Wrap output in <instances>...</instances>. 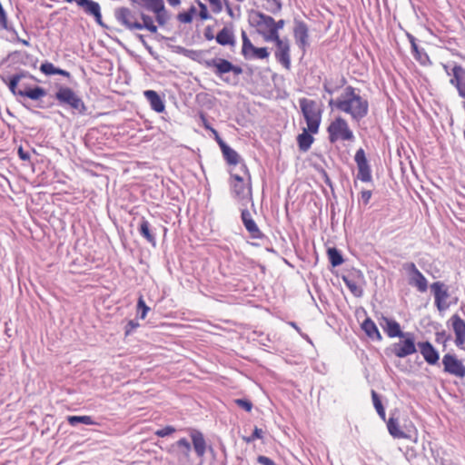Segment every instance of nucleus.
<instances>
[{
    "label": "nucleus",
    "instance_id": "nucleus-1",
    "mask_svg": "<svg viewBox=\"0 0 465 465\" xmlns=\"http://www.w3.org/2000/svg\"><path fill=\"white\" fill-rule=\"evenodd\" d=\"M330 107L349 114L353 122L360 123L369 113V102L361 95V90L351 85L346 86L336 99L331 98Z\"/></svg>",
    "mask_w": 465,
    "mask_h": 465
},
{
    "label": "nucleus",
    "instance_id": "nucleus-2",
    "mask_svg": "<svg viewBox=\"0 0 465 465\" xmlns=\"http://www.w3.org/2000/svg\"><path fill=\"white\" fill-rule=\"evenodd\" d=\"M187 432L191 442L186 438H181L173 443L167 450L169 453H174L179 462H187L191 460L192 449L200 460H203L207 451L213 453L212 445L207 444L203 433L195 428H188Z\"/></svg>",
    "mask_w": 465,
    "mask_h": 465
},
{
    "label": "nucleus",
    "instance_id": "nucleus-3",
    "mask_svg": "<svg viewBox=\"0 0 465 465\" xmlns=\"http://www.w3.org/2000/svg\"><path fill=\"white\" fill-rule=\"evenodd\" d=\"M204 65L212 68L213 74L227 84L235 85L239 83V75L243 72L239 65L233 64L224 58H213L206 60Z\"/></svg>",
    "mask_w": 465,
    "mask_h": 465
},
{
    "label": "nucleus",
    "instance_id": "nucleus-4",
    "mask_svg": "<svg viewBox=\"0 0 465 465\" xmlns=\"http://www.w3.org/2000/svg\"><path fill=\"white\" fill-rule=\"evenodd\" d=\"M54 97L60 107L70 111L74 114H86L87 107L84 102L72 88L60 86Z\"/></svg>",
    "mask_w": 465,
    "mask_h": 465
},
{
    "label": "nucleus",
    "instance_id": "nucleus-5",
    "mask_svg": "<svg viewBox=\"0 0 465 465\" xmlns=\"http://www.w3.org/2000/svg\"><path fill=\"white\" fill-rule=\"evenodd\" d=\"M299 105L308 130L312 134H317L323 113L322 104L315 100L302 97L299 99Z\"/></svg>",
    "mask_w": 465,
    "mask_h": 465
},
{
    "label": "nucleus",
    "instance_id": "nucleus-6",
    "mask_svg": "<svg viewBox=\"0 0 465 465\" xmlns=\"http://www.w3.org/2000/svg\"><path fill=\"white\" fill-rule=\"evenodd\" d=\"M29 74L25 71H22L18 74L12 75L9 78L8 83L5 78H2L5 83L7 84L10 92L17 97L29 98L33 101H39L41 98L47 94L45 88L35 85L34 87L25 86L24 89L18 88V84L22 78L26 77Z\"/></svg>",
    "mask_w": 465,
    "mask_h": 465
},
{
    "label": "nucleus",
    "instance_id": "nucleus-7",
    "mask_svg": "<svg viewBox=\"0 0 465 465\" xmlns=\"http://www.w3.org/2000/svg\"><path fill=\"white\" fill-rule=\"evenodd\" d=\"M328 139L331 143L339 141L352 142L355 139L352 130L347 121L341 116L336 117L327 127Z\"/></svg>",
    "mask_w": 465,
    "mask_h": 465
},
{
    "label": "nucleus",
    "instance_id": "nucleus-8",
    "mask_svg": "<svg viewBox=\"0 0 465 465\" xmlns=\"http://www.w3.org/2000/svg\"><path fill=\"white\" fill-rule=\"evenodd\" d=\"M385 351L387 355L391 353L398 358H405L415 353L417 351V348L414 333L406 331L404 336L400 337L399 341L391 344V346L387 348Z\"/></svg>",
    "mask_w": 465,
    "mask_h": 465
},
{
    "label": "nucleus",
    "instance_id": "nucleus-9",
    "mask_svg": "<svg viewBox=\"0 0 465 465\" xmlns=\"http://www.w3.org/2000/svg\"><path fill=\"white\" fill-rule=\"evenodd\" d=\"M430 291L434 296V304L438 311L444 312L450 306V303L447 302L450 298L449 287L440 281L434 282L430 286Z\"/></svg>",
    "mask_w": 465,
    "mask_h": 465
},
{
    "label": "nucleus",
    "instance_id": "nucleus-10",
    "mask_svg": "<svg viewBox=\"0 0 465 465\" xmlns=\"http://www.w3.org/2000/svg\"><path fill=\"white\" fill-rule=\"evenodd\" d=\"M402 268L409 275L410 285L415 287L420 292H427L428 281L414 262H405Z\"/></svg>",
    "mask_w": 465,
    "mask_h": 465
},
{
    "label": "nucleus",
    "instance_id": "nucleus-11",
    "mask_svg": "<svg viewBox=\"0 0 465 465\" xmlns=\"http://www.w3.org/2000/svg\"><path fill=\"white\" fill-rule=\"evenodd\" d=\"M231 178L232 180L231 186L233 196L241 201L247 200L248 202H252V205L253 206L251 185L247 184L244 179L239 174H231Z\"/></svg>",
    "mask_w": 465,
    "mask_h": 465
},
{
    "label": "nucleus",
    "instance_id": "nucleus-12",
    "mask_svg": "<svg viewBox=\"0 0 465 465\" xmlns=\"http://www.w3.org/2000/svg\"><path fill=\"white\" fill-rule=\"evenodd\" d=\"M114 15L117 23L129 31L136 30V27L139 26L136 14L128 7L115 8Z\"/></svg>",
    "mask_w": 465,
    "mask_h": 465
},
{
    "label": "nucleus",
    "instance_id": "nucleus-13",
    "mask_svg": "<svg viewBox=\"0 0 465 465\" xmlns=\"http://www.w3.org/2000/svg\"><path fill=\"white\" fill-rule=\"evenodd\" d=\"M344 284L350 292L357 298L363 295L361 283L364 282V275L360 270H353L341 277Z\"/></svg>",
    "mask_w": 465,
    "mask_h": 465
},
{
    "label": "nucleus",
    "instance_id": "nucleus-14",
    "mask_svg": "<svg viewBox=\"0 0 465 465\" xmlns=\"http://www.w3.org/2000/svg\"><path fill=\"white\" fill-rule=\"evenodd\" d=\"M443 371L455 377H465V365L455 354L447 353L442 358Z\"/></svg>",
    "mask_w": 465,
    "mask_h": 465
},
{
    "label": "nucleus",
    "instance_id": "nucleus-15",
    "mask_svg": "<svg viewBox=\"0 0 465 465\" xmlns=\"http://www.w3.org/2000/svg\"><path fill=\"white\" fill-rule=\"evenodd\" d=\"M354 161L358 167L357 178L363 183L371 182V169L366 158L365 151L362 148H359L356 151Z\"/></svg>",
    "mask_w": 465,
    "mask_h": 465
},
{
    "label": "nucleus",
    "instance_id": "nucleus-16",
    "mask_svg": "<svg viewBox=\"0 0 465 465\" xmlns=\"http://www.w3.org/2000/svg\"><path fill=\"white\" fill-rule=\"evenodd\" d=\"M250 25L266 31L271 30L274 25V19L260 11L251 10L248 14Z\"/></svg>",
    "mask_w": 465,
    "mask_h": 465
},
{
    "label": "nucleus",
    "instance_id": "nucleus-17",
    "mask_svg": "<svg viewBox=\"0 0 465 465\" xmlns=\"http://www.w3.org/2000/svg\"><path fill=\"white\" fill-rule=\"evenodd\" d=\"M293 36L299 48L305 52L309 45V28L304 21L294 18Z\"/></svg>",
    "mask_w": 465,
    "mask_h": 465
},
{
    "label": "nucleus",
    "instance_id": "nucleus-18",
    "mask_svg": "<svg viewBox=\"0 0 465 465\" xmlns=\"http://www.w3.org/2000/svg\"><path fill=\"white\" fill-rule=\"evenodd\" d=\"M241 220L252 239L262 240L266 238L265 234L260 230L257 223L252 219L251 213L246 207L241 210Z\"/></svg>",
    "mask_w": 465,
    "mask_h": 465
},
{
    "label": "nucleus",
    "instance_id": "nucleus-19",
    "mask_svg": "<svg viewBox=\"0 0 465 465\" xmlns=\"http://www.w3.org/2000/svg\"><path fill=\"white\" fill-rule=\"evenodd\" d=\"M451 322L452 329L455 333V344L459 348H463L465 343V321L460 318L459 314H453L450 318Z\"/></svg>",
    "mask_w": 465,
    "mask_h": 465
},
{
    "label": "nucleus",
    "instance_id": "nucleus-20",
    "mask_svg": "<svg viewBox=\"0 0 465 465\" xmlns=\"http://www.w3.org/2000/svg\"><path fill=\"white\" fill-rule=\"evenodd\" d=\"M420 352L424 361L430 365H436L440 360V353L434 346L428 341L418 342Z\"/></svg>",
    "mask_w": 465,
    "mask_h": 465
},
{
    "label": "nucleus",
    "instance_id": "nucleus-21",
    "mask_svg": "<svg viewBox=\"0 0 465 465\" xmlns=\"http://www.w3.org/2000/svg\"><path fill=\"white\" fill-rule=\"evenodd\" d=\"M380 325L390 338H400L406 332L401 331L398 322L386 316H381Z\"/></svg>",
    "mask_w": 465,
    "mask_h": 465
},
{
    "label": "nucleus",
    "instance_id": "nucleus-22",
    "mask_svg": "<svg viewBox=\"0 0 465 465\" xmlns=\"http://www.w3.org/2000/svg\"><path fill=\"white\" fill-rule=\"evenodd\" d=\"M7 58L14 64H20L25 66H36L37 59L25 51H13L8 54Z\"/></svg>",
    "mask_w": 465,
    "mask_h": 465
},
{
    "label": "nucleus",
    "instance_id": "nucleus-23",
    "mask_svg": "<svg viewBox=\"0 0 465 465\" xmlns=\"http://www.w3.org/2000/svg\"><path fill=\"white\" fill-rule=\"evenodd\" d=\"M275 58L286 69H290L291 56L290 44L288 39H284V41L280 42L278 45H276Z\"/></svg>",
    "mask_w": 465,
    "mask_h": 465
},
{
    "label": "nucleus",
    "instance_id": "nucleus-24",
    "mask_svg": "<svg viewBox=\"0 0 465 465\" xmlns=\"http://www.w3.org/2000/svg\"><path fill=\"white\" fill-rule=\"evenodd\" d=\"M138 232L152 246H156L155 229L151 226L150 223L144 217H142L140 220Z\"/></svg>",
    "mask_w": 465,
    "mask_h": 465
},
{
    "label": "nucleus",
    "instance_id": "nucleus-25",
    "mask_svg": "<svg viewBox=\"0 0 465 465\" xmlns=\"http://www.w3.org/2000/svg\"><path fill=\"white\" fill-rule=\"evenodd\" d=\"M143 95L153 111L156 113H163L164 111V102L157 92L153 90H146L143 92Z\"/></svg>",
    "mask_w": 465,
    "mask_h": 465
},
{
    "label": "nucleus",
    "instance_id": "nucleus-26",
    "mask_svg": "<svg viewBox=\"0 0 465 465\" xmlns=\"http://www.w3.org/2000/svg\"><path fill=\"white\" fill-rule=\"evenodd\" d=\"M84 8V12L90 15H93L95 22L102 27H106L102 19L101 7L97 2L93 0L86 1L84 5H80Z\"/></svg>",
    "mask_w": 465,
    "mask_h": 465
},
{
    "label": "nucleus",
    "instance_id": "nucleus-27",
    "mask_svg": "<svg viewBox=\"0 0 465 465\" xmlns=\"http://www.w3.org/2000/svg\"><path fill=\"white\" fill-rule=\"evenodd\" d=\"M361 329L365 334L372 341H381L382 336L378 330L375 322L371 318H366L361 323Z\"/></svg>",
    "mask_w": 465,
    "mask_h": 465
},
{
    "label": "nucleus",
    "instance_id": "nucleus-28",
    "mask_svg": "<svg viewBox=\"0 0 465 465\" xmlns=\"http://www.w3.org/2000/svg\"><path fill=\"white\" fill-rule=\"evenodd\" d=\"M153 13L155 15V20L160 26H164L172 18V14L166 10L163 0Z\"/></svg>",
    "mask_w": 465,
    "mask_h": 465
},
{
    "label": "nucleus",
    "instance_id": "nucleus-29",
    "mask_svg": "<svg viewBox=\"0 0 465 465\" xmlns=\"http://www.w3.org/2000/svg\"><path fill=\"white\" fill-rule=\"evenodd\" d=\"M215 40L221 45H235V37L233 32L227 27H223L222 30L218 32V34L215 36Z\"/></svg>",
    "mask_w": 465,
    "mask_h": 465
},
{
    "label": "nucleus",
    "instance_id": "nucleus-30",
    "mask_svg": "<svg viewBox=\"0 0 465 465\" xmlns=\"http://www.w3.org/2000/svg\"><path fill=\"white\" fill-rule=\"evenodd\" d=\"M221 150L228 164L236 165L240 163L239 153L227 143H221Z\"/></svg>",
    "mask_w": 465,
    "mask_h": 465
},
{
    "label": "nucleus",
    "instance_id": "nucleus-31",
    "mask_svg": "<svg viewBox=\"0 0 465 465\" xmlns=\"http://www.w3.org/2000/svg\"><path fill=\"white\" fill-rule=\"evenodd\" d=\"M314 141L312 133L307 129H303L302 133L297 136V143L300 151L307 152Z\"/></svg>",
    "mask_w": 465,
    "mask_h": 465
},
{
    "label": "nucleus",
    "instance_id": "nucleus-32",
    "mask_svg": "<svg viewBox=\"0 0 465 465\" xmlns=\"http://www.w3.org/2000/svg\"><path fill=\"white\" fill-rule=\"evenodd\" d=\"M387 422L389 433L395 439H403L407 435L400 429L398 419L390 417Z\"/></svg>",
    "mask_w": 465,
    "mask_h": 465
},
{
    "label": "nucleus",
    "instance_id": "nucleus-33",
    "mask_svg": "<svg viewBox=\"0 0 465 465\" xmlns=\"http://www.w3.org/2000/svg\"><path fill=\"white\" fill-rule=\"evenodd\" d=\"M66 420L73 427H75L80 423L85 424V425H98V422L95 421L91 416H88V415H83V416L70 415V416L66 417Z\"/></svg>",
    "mask_w": 465,
    "mask_h": 465
},
{
    "label": "nucleus",
    "instance_id": "nucleus-34",
    "mask_svg": "<svg viewBox=\"0 0 465 465\" xmlns=\"http://www.w3.org/2000/svg\"><path fill=\"white\" fill-rule=\"evenodd\" d=\"M172 48L173 51L176 54L183 55L194 61H197L202 54L201 51L186 49L185 47L181 45H173Z\"/></svg>",
    "mask_w": 465,
    "mask_h": 465
},
{
    "label": "nucleus",
    "instance_id": "nucleus-35",
    "mask_svg": "<svg viewBox=\"0 0 465 465\" xmlns=\"http://www.w3.org/2000/svg\"><path fill=\"white\" fill-rule=\"evenodd\" d=\"M345 84L346 79L344 77H342L338 84H334L331 79H324L322 87L327 94L331 95L341 89Z\"/></svg>",
    "mask_w": 465,
    "mask_h": 465
},
{
    "label": "nucleus",
    "instance_id": "nucleus-36",
    "mask_svg": "<svg viewBox=\"0 0 465 465\" xmlns=\"http://www.w3.org/2000/svg\"><path fill=\"white\" fill-rule=\"evenodd\" d=\"M371 399H372L373 406H374L378 415L383 421H386L385 409L382 405L380 395L374 390H371Z\"/></svg>",
    "mask_w": 465,
    "mask_h": 465
},
{
    "label": "nucleus",
    "instance_id": "nucleus-37",
    "mask_svg": "<svg viewBox=\"0 0 465 465\" xmlns=\"http://www.w3.org/2000/svg\"><path fill=\"white\" fill-rule=\"evenodd\" d=\"M131 4L137 7H142L147 11L153 12L162 0H130Z\"/></svg>",
    "mask_w": 465,
    "mask_h": 465
},
{
    "label": "nucleus",
    "instance_id": "nucleus-38",
    "mask_svg": "<svg viewBox=\"0 0 465 465\" xmlns=\"http://www.w3.org/2000/svg\"><path fill=\"white\" fill-rule=\"evenodd\" d=\"M257 32L263 36L265 41L274 42L275 45L284 41L283 39L280 38L279 32L275 28H271V30L267 32L262 29H257Z\"/></svg>",
    "mask_w": 465,
    "mask_h": 465
},
{
    "label": "nucleus",
    "instance_id": "nucleus-39",
    "mask_svg": "<svg viewBox=\"0 0 465 465\" xmlns=\"http://www.w3.org/2000/svg\"><path fill=\"white\" fill-rule=\"evenodd\" d=\"M327 252L331 266L337 267L343 262L341 252L337 248H329Z\"/></svg>",
    "mask_w": 465,
    "mask_h": 465
},
{
    "label": "nucleus",
    "instance_id": "nucleus-40",
    "mask_svg": "<svg viewBox=\"0 0 465 465\" xmlns=\"http://www.w3.org/2000/svg\"><path fill=\"white\" fill-rule=\"evenodd\" d=\"M413 57L423 66L431 64V61L423 48H420L419 51H417V53L413 54Z\"/></svg>",
    "mask_w": 465,
    "mask_h": 465
},
{
    "label": "nucleus",
    "instance_id": "nucleus-41",
    "mask_svg": "<svg viewBox=\"0 0 465 465\" xmlns=\"http://www.w3.org/2000/svg\"><path fill=\"white\" fill-rule=\"evenodd\" d=\"M269 54L267 47H254L250 53L251 59H265Z\"/></svg>",
    "mask_w": 465,
    "mask_h": 465
},
{
    "label": "nucleus",
    "instance_id": "nucleus-42",
    "mask_svg": "<svg viewBox=\"0 0 465 465\" xmlns=\"http://www.w3.org/2000/svg\"><path fill=\"white\" fill-rule=\"evenodd\" d=\"M266 2L265 9L275 15L282 10V3L280 0H264Z\"/></svg>",
    "mask_w": 465,
    "mask_h": 465
},
{
    "label": "nucleus",
    "instance_id": "nucleus-43",
    "mask_svg": "<svg viewBox=\"0 0 465 465\" xmlns=\"http://www.w3.org/2000/svg\"><path fill=\"white\" fill-rule=\"evenodd\" d=\"M196 12L194 6H191V8L187 12L180 13L177 15V19L183 24H189L193 21V14Z\"/></svg>",
    "mask_w": 465,
    "mask_h": 465
},
{
    "label": "nucleus",
    "instance_id": "nucleus-44",
    "mask_svg": "<svg viewBox=\"0 0 465 465\" xmlns=\"http://www.w3.org/2000/svg\"><path fill=\"white\" fill-rule=\"evenodd\" d=\"M451 339V335L448 334L446 331L441 330L435 332V341L443 345V350L446 349L447 342Z\"/></svg>",
    "mask_w": 465,
    "mask_h": 465
},
{
    "label": "nucleus",
    "instance_id": "nucleus-45",
    "mask_svg": "<svg viewBox=\"0 0 465 465\" xmlns=\"http://www.w3.org/2000/svg\"><path fill=\"white\" fill-rule=\"evenodd\" d=\"M150 308L146 305L143 296H140L137 302V312L140 319H144Z\"/></svg>",
    "mask_w": 465,
    "mask_h": 465
},
{
    "label": "nucleus",
    "instance_id": "nucleus-46",
    "mask_svg": "<svg viewBox=\"0 0 465 465\" xmlns=\"http://www.w3.org/2000/svg\"><path fill=\"white\" fill-rule=\"evenodd\" d=\"M422 450H423V455L426 458H429V454H430V457L433 458L435 461H437V457L439 456V453H438V451L434 450L431 442H430V441L423 442Z\"/></svg>",
    "mask_w": 465,
    "mask_h": 465
},
{
    "label": "nucleus",
    "instance_id": "nucleus-47",
    "mask_svg": "<svg viewBox=\"0 0 465 465\" xmlns=\"http://www.w3.org/2000/svg\"><path fill=\"white\" fill-rule=\"evenodd\" d=\"M233 402L240 408L250 412L252 410V402L248 399H235Z\"/></svg>",
    "mask_w": 465,
    "mask_h": 465
},
{
    "label": "nucleus",
    "instance_id": "nucleus-48",
    "mask_svg": "<svg viewBox=\"0 0 465 465\" xmlns=\"http://www.w3.org/2000/svg\"><path fill=\"white\" fill-rule=\"evenodd\" d=\"M40 71L45 75H54L56 72V67L49 62H45L40 66Z\"/></svg>",
    "mask_w": 465,
    "mask_h": 465
},
{
    "label": "nucleus",
    "instance_id": "nucleus-49",
    "mask_svg": "<svg viewBox=\"0 0 465 465\" xmlns=\"http://www.w3.org/2000/svg\"><path fill=\"white\" fill-rule=\"evenodd\" d=\"M176 431V429L171 425H167L162 429H159L157 430L154 434L157 436V437H160V438H163V437H166V436H169L171 434H173V432Z\"/></svg>",
    "mask_w": 465,
    "mask_h": 465
},
{
    "label": "nucleus",
    "instance_id": "nucleus-50",
    "mask_svg": "<svg viewBox=\"0 0 465 465\" xmlns=\"http://www.w3.org/2000/svg\"><path fill=\"white\" fill-rule=\"evenodd\" d=\"M254 47L255 46L252 44L251 40L242 43V54L245 59H251L250 53Z\"/></svg>",
    "mask_w": 465,
    "mask_h": 465
},
{
    "label": "nucleus",
    "instance_id": "nucleus-51",
    "mask_svg": "<svg viewBox=\"0 0 465 465\" xmlns=\"http://www.w3.org/2000/svg\"><path fill=\"white\" fill-rule=\"evenodd\" d=\"M141 19H142V23L138 21V25L139 26L136 27V30L144 29L149 25L153 23V18L150 15H145L143 13L141 14Z\"/></svg>",
    "mask_w": 465,
    "mask_h": 465
},
{
    "label": "nucleus",
    "instance_id": "nucleus-52",
    "mask_svg": "<svg viewBox=\"0 0 465 465\" xmlns=\"http://www.w3.org/2000/svg\"><path fill=\"white\" fill-rule=\"evenodd\" d=\"M262 435H263L262 430L255 427L252 434L249 437H244L243 440L247 443H251V442L254 441L256 439H262Z\"/></svg>",
    "mask_w": 465,
    "mask_h": 465
},
{
    "label": "nucleus",
    "instance_id": "nucleus-53",
    "mask_svg": "<svg viewBox=\"0 0 465 465\" xmlns=\"http://www.w3.org/2000/svg\"><path fill=\"white\" fill-rule=\"evenodd\" d=\"M7 31L12 33V35H13V41L20 43V44H22V45H24L25 46H29L30 45L29 41L19 37L18 33L15 29L14 26H11Z\"/></svg>",
    "mask_w": 465,
    "mask_h": 465
},
{
    "label": "nucleus",
    "instance_id": "nucleus-54",
    "mask_svg": "<svg viewBox=\"0 0 465 465\" xmlns=\"http://www.w3.org/2000/svg\"><path fill=\"white\" fill-rule=\"evenodd\" d=\"M139 322L135 320H130L124 327L125 336L130 335L135 329L139 327Z\"/></svg>",
    "mask_w": 465,
    "mask_h": 465
},
{
    "label": "nucleus",
    "instance_id": "nucleus-55",
    "mask_svg": "<svg viewBox=\"0 0 465 465\" xmlns=\"http://www.w3.org/2000/svg\"><path fill=\"white\" fill-rule=\"evenodd\" d=\"M198 5H199V7H200V12H199L200 18L202 20H208V19H210L211 15H210V14L208 12L207 6L204 4L201 3V2H199Z\"/></svg>",
    "mask_w": 465,
    "mask_h": 465
},
{
    "label": "nucleus",
    "instance_id": "nucleus-56",
    "mask_svg": "<svg viewBox=\"0 0 465 465\" xmlns=\"http://www.w3.org/2000/svg\"><path fill=\"white\" fill-rule=\"evenodd\" d=\"M144 29H146V30L150 31V32H151V33H153V34H156V38H157V39H162V40H163V39H164V40H173V37L168 38V37H165V36H163V35H158V34H157V26H156L153 23H152L151 25H148L147 27H145Z\"/></svg>",
    "mask_w": 465,
    "mask_h": 465
},
{
    "label": "nucleus",
    "instance_id": "nucleus-57",
    "mask_svg": "<svg viewBox=\"0 0 465 465\" xmlns=\"http://www.w3.org/2000/svg\"><path fill=\"white\" fill-rule=\"evenodd\" d=\"M214 13H220L223 10L222 0H208Z\"/></svg>",
    "mask_w": 465,
    "mask_h": 465
},
{
    "label": "nucleus",
    "instance_id": "nucleus-58",
    "mask_svg": "<svg viewBox=\"0 0 465 465\" xmlns=\"http://www.w3.org/2000/svg\"><path fill=\"white\" fill-rule=\"evenodd\" d=\"M257 461L261 465H276V463L272 459L262 455L258 456Z\"/></svg>",
    "mask_w": 465,
    "mask_h": 465
},
{
    "label": "nucleus",
    "instance_id": "nucleus-59",
    "mask_svg": "<svg viewBox=\"0 0 465 465\" xmlns=\"http://www.w3.org/2000/svg\"><path fill=\"white\" fill-rule=\"evenodd\" d=\"M371 191L364 190L361 193V199L364 205H367L371 198Z\"/></svg>",
    "mask_w": 465,
    "mask_h": 465
},
{
    "label": "nucleus",
    "instance_id": "nucleus-60",
    "mask_svg": "<svg viewBox=\"0 0 465 465\" xmlns=\"http://www.w3.org/2000/svg\"><path fill=\"white\" fill-rule=\"evenodd\" d=\"M18 155H19L20 159H22L24 161L30 160V157H31L30 153L27 151H25L22 146H20L18 148Z\"/></svg>",
    "mask_w": 465,
    "mask_h": 465
},
{
    "label": "nucleus",
    "instance_id": "nucleus-61",
    "mask_svg": "<svg viewBox=\"0 0 465 465\" xmlns=\"http://www.w3.org/2000/svg\"><path fill=\"white\" fill-rule=\"evenodd\" d=\"M204 37L207 39V40H213L214 38V35L213 34V30L211 28V26H207L204 30Z\"/></svg>",
    "mask_w": 465,
    "mask_h": 465
},
{
    "label": "nucleus",
    "instance_id": "nucleus-62",
    "mask_svg": "<svg viewBox=\"0 0 465 465\" xmlns=\"http://www.w3.org/2000/svg\"><path fill=\"white\" fill-rule=\"evenodd\" d=\"M405 455L410 461H414L417 457L416 452L413 450H407Z\"/></svg>",
    "mask_w": 465,
    "mask_h": 465
},
{
    "label": "nucleus",
    "instance_id": "nucleus-63",
    "mask_svg": "<svg viewBox=\"0 0 465 465\" xmlns=\"http://www.w3.org/2000/svg\"><path fill=\"white\" fill-rule=\"evenodd\" d=\"M285 25V21L283 19H280L278 21L274 20V25L272 28H275L278 32L280 29H282Z\"/></svg>",
    "mask_w": 465,
    "mask_h": 465
},
{
    "label": "nucleus",
    "instance_id": "nucleus-64",
    "mask_svg": "<svg viewBox=\"0 0 465 465\" xmlns=\"http://www.w3.org/2000/svg\"><path fill=\"white\" fill-rule=\"evenodd\" d=\"M212 133L214 134L215 140L221 147V143H226L219 135V133L215 129H212Z\"/></svg>",
    "mask_w": 465,
    "mask_h": 465
}]
</instances>
